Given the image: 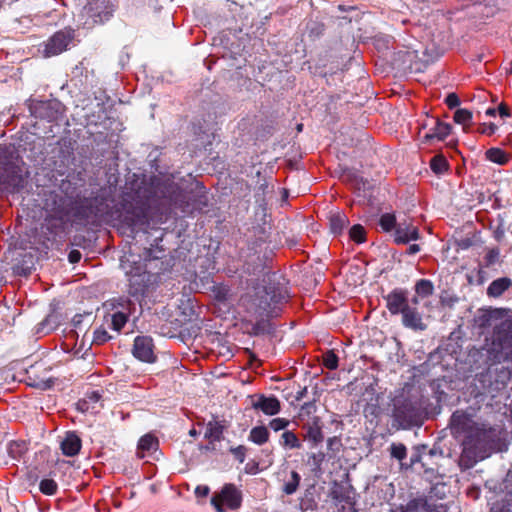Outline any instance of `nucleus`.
<instances>
[{
    "label": "nucleus",
    "mask_w": 512,
    "mask_h": 512,
    "mask_svg": "<svg viewBox=\"0 0 512 512\" xmlns=\"http://www.w3.org/2000/svg\"><path fill=\"white\" fill-rule=\"evenodd\" d=\"M160 179L157 176L133 174L125 184L119 201L111 206L110 194L101 189L90 197L74 199L71 217L76 225L86 227L101 222H118L120 229L136 239L146 234L149 226V202L157 194Z\"/></svg>",
    "instance_id": "f257e3e1"
},
{
    "label": "nucleus",
    "mask_w": 512,
    "mask_h": 512,
    "mask_svg": "<svg viewBox=\"0 0 512 512\" xmlns=\"http://www.w3.org/2000/svg\"><path fill=\"white\" fill-rule=\"evenodd\" d=\"M127 281L128 296L141 303L161 282V275L172 268L171 258L163 249L145 248L142 254L131 249L120 258Z\"/></svg>",
    "instance_id": "f03ea898"
},
{
    "label": "nucleus",
    "mask_w": 512,
    "mask_h": 512,
    "mask_svg": "<svg viewBox=\"0 0 512 512\" xmlns=\"http://www.w3.org/2000/svg\"><path fill=\"white\" fill-rule=\"evenodd\" d=\"M289 297L287 287L280 283L270 281L265 286H256L252 290L243 294L239 299V305L245 313L256 319H243L242 326L250 336H261L269 334L272 331V325L269 318L277 316L279 304L287 301Z\"/></svg>",
    "instance_id": "7ed1b4c3"
},
{
    "label": "nucleus",
    "mask_w": 512,
    "mask_h": 512,
    "mask_svg": "<svg viewBox=\"0 0 512 512\" xmlns=\"http://www.w3.org/2000/svg\"><path fill=\"white\" fill-rule=\"evenodd\" d=\"M449 427L455 436L464 435L459 458V466L462 469H470L488 456L495 437L492 428L486 429L479 426L462 410H456L452 414Z\"/></svg>",
    "instance_id": "20e7f679"
},
{
    "label": "nucleus",
    "mask_w": 512,
    "mask_h": 512,
    "mask_svg": "<svg viewBox=\"0 0 512 512\" xmlns=\"http://www.w3.org/2000/svg\"><path fill=\"white\" fill-rule=\"evenodd\" d=\"M270 225L265 221L263 225L253 226L255 240L248 244L244 257L243 271L249 275H256L268 266L272 260L273 250L270 246Z\"/></svg>",
    "instance_id": "39448f33"
},
{
    "label": "nucleus",
    "mask_w": 512,
    "mask_h": 512,
    "mask_svg": "<svg viewBox=\"0 0 512 512\" xmlns=\"http://www.w3.org/2000/svg\"><path fill=\"white\" fill-rule=\"evenodd\" d=\"M482 354L489 366L512 363V318L505 319L494 327L492 340L482 348Z\"/></svg>",
    "instance_id": "423d86ee"
},
{
    "label": "nucleus",
    "mask_w": 512,
    "mask_h": 512,
    "mask_svg": "<svg viewBox=\"0 0 512 512\" xmlns=\"http://www.w3.org/2000/svg\"><path fill=\"white\" fill-rule=\"evenodd\" d=\"M116 8L113 0H88L80 14L83 26L91 29L96 25L108 22L113 17Z\"/></svg>",
    "instance_id": "0eeeda50"
},
{
    "label": "nucleus",
    "mask_w": 512,
    "mask_h": 512,
    "mask_svg": "<svg viewBox=\"0 0 512 512\" xmlns=\"http://www.w3.org/2000/svg\"><path fill=\"white\" fill-rule=\"evenodd\" d=\"M243 502V493L233 483H225L222 488L211 497V505L216 512H226L227 509L238 510Z\"/></svg>",
    "instance_id": "6e6552de"
},
{
    "label": "nucleus",
    "mask_w": 512,
    "mask_h": 512,
    "mask_svg": "<svg viewBox=\"0 0 512 512\" xmlns=\"http://www.w3.org/2000/svg\"><path fill=\"white\" fill-rule=\"evenodd\" d=\"M29 111L32 116L48 122H54L63 116L64 105L57 99L33 100L29 104Z\"/></svg>",
    "instance_id": "1a4fd4ad"
},
{
    "label": "nucleus",
    "mask_w": 512,
    "mask_h": 512,
    "mask_svg": "<svg viewBox=\"0 0 512 512\" xmlns=\"http://www.w3.org/2000/svg\"><path fill=\"white\" fill-rule=\"evenodd\" d=\"M392 417L402 429H410L419 423V411L409 399L394 402Z\"/></svg>",
    "instance_id": "9d476101"
},
{
    "label": "nucleus",
    "mask_w": 512,
    "mask_h": 512,
    "mask_svg": "<svg viewBox=\"0 0 512 512\" xmlns=\"http://www.w3.org/2000/svg\"><path fill=\"white\" fill-rule=\"evenodd\" d=\"M74 36V30L70 28L55 32L44 44V56L52 57L66 51Z\"/></svg>",
    "instance_id": "9b49d317"
},
{
    "label": "nucleus",
    "mask_w": 512,
    "mask_h": 512,
    "mask_svg": "<svg viewBox=\"0 0 512 512\" xmlns=\"http://www.w3.org/2000/svg\"><path fill=\"white\" fill-rule=\"evenodd\" d=\"M73 201L57 191H51L44 199V208L52 213L54 217L62 219L65 216L71 215Z\"/></svg>",
    "instance_id": "f8f14e48"
},
{
    "label": "nucleus",
    "mask_w": 512,
    "mask_h": 512,
    "mask_svg": "<svg viewBox=\"0 0 512 512\" xmlns=\"http://www.w3.org/2000/svg\"><path fill=\"white\" fill-rule=\"evenodd\" d=\"M132 353L142 362L153 363L156 360L153 339L149 336H137L134 339Z\"/></svg>",
    "instance_id": "ddd939ff"
},
{
    "label": "nucleus",
    "mask_w": 512,
    "mask_h": 512,
    "mask_svg": "<svg viewBox=\"0 0 512 512\" xmlns=\"http://www.w3.org/2000/svg\"><path fill=\"white\" fill-rule=\"evenodd\" d=\"M322 427L323 423L321 418L316 415H312V417L308 418L307 421L302 424L304 439L311 444V447H316L323 442L324 434Z\"/></svg>",
    "instance_id": "4468645a"
},
{
    "label": "nucleus",
    "mask_w": 512,
    "mask_h": 512,
    "mask_svg": "<svg viewBox=\"0 0 512 512\" xmlns=\"http://www.w3.org/2000/svg\"><path fill=\"white\" fill-rule=\"evenodd\" d=\"M384 299L386 307L392 315L400 314L409 304L408 291L402 288L393 289Z\"/></svg>",
    "instance_id": "2eb2a0df"
},
{
    "label": "nucleus",
    "mask_w": 512,
    "mask_h": 512,
    "mask_svg": "<svg viewBox=\"0 0 512 512\" xmlns=\"http://www.w3.org/2000/svg\"><path fill=\"white\" fill-rule=\"evenodd\" d=\"M432 126L423 136L424 143H433L435 141H444L451 133L452 126L441 121L439 118H431Z\"/></svg>",
    "instance_id": "dca6fc26"
},
{
    "label": "nucleus",
    "mask_w": 512,
    "mask_h": 512,
    "mask_svg": "<svg viewBox=\"0 0 512 512\" xmlns=\"http://www.w3.org/2000/svg\"><path fill=\"white\" fill-rule=\"evenodd\" d=\"M252 408L262 411L265 415L273 416L280 412L281 404L274 395L265 396L264 394H260L257 400L252 403Z\"/></svg>",
    "instance_id": "f3484780"
},
{
    "label": "nucleus",
    "mask_w": 512,
    "mask_h": 512,
    "mask_svg": "<svg viewBox=\"0 0 512 512\" xmlns=\"http://www.w3.org/2000/svg\"><path fill=\"white\" fill-rule=\"evenodd\" d=\"M419 238L420 233L418 228L406 221L398 223L394 231V242L396 244H407L411 240H418Z\"/></svg>",
    "instance_id": "a211bd4d"
},
{
    "label": "nucleus",
    "mask_w": 512,
    "mask_h": 512,
    "mask_svg": "<svg viewBox=\"0 0 512 512\" xmlns=\"http://www.w3.org/2000/svg\"><path fill=\"white\" fill-rule=\"evenodd\" d=\"M400 314L405 327L420 331L426 329V324L423 323L422 315L417 307L408 304Z\"/></svg>",
    "instance_id": "6ab92c4d"
},
{
    "label": "nucleus",
    "mask_w": 512,
    "mask_h": 512,
    "mask_svg": "<svg viewBox=\"0 0 512 512\" xmlns=\"http://www.w3.org/2000/svg\"><path fill=\"white\" fill-rule=\"evenodd\" d=\"M436 504L435 502H430L429 498L422 495L410 499L406 504H401L398 510L399 512H420L422 510L425 512H433L435 511L433 508Z\"/></svg>",
    "instance_id": "aec40b11"
},
{
    "label": "nucleus",
    "mask_w": 512,
    "mask_h": 512,
    "mask_svg": "<svg viewBox=\"0 0 512 512\" xmlns=\"http://www.w3.org/2000/svg\"><path fill=\"white\" fill-rule=\"evenodd\" d=\"M81 447L82 440L74 431L67 432L61 442L62 453L68 457L76 456L80 452Z\"/></svg>",
    "instance_id": "412c9836"
},
{
    "label": "nucleus",
    "mask_w": 512,
    "mask_h": 512,
    "mask_svg": "<svg viewBox=\"0 0 512 512\" xmlns=\"http://www.w3.org/2000/svg\"><path fill=\"white\" fill-rule=\"evenodd\" d=\"M225 426L220 421H209L206 426L204 437L209 441L210 444L220 442L223 439V433Z\"/></svg>",
    "instance_id": "4be33fe9"
},
{
    "label": "nucleus",
    "mask_w": 512,
    "mask_h": 512,
    "mask_svg": "<svg viewBox=\"0 0 512 512\" xmlns=\"http://www.w3.org/2000/svg\"><path fill=\"white\" fill-rule=\"evenodd\" d=\"M349 218L342 212L333 213L329 216V227L331 233L340 235L348 227Z\"/></svg>",
    "instance_id": "5701e85b"
},
{
    "label": "nucleus",
    "mask_w": 512,
    "mask_h": 512,
    "mask_svg": "<svg viewBox=\"0 0 512 512\" xmlns=\"http://www.w3.org/2000/svg\"><path fill=\"white\" fill-rule=\"evenodd\" d=\"M512 285V282L507 277L498 278L490 283L487 288V294L490 297H500L509 287Z\"/></svg>",
    "instance_id": "b1692460"
},
{
    "label": "nucleus",
    "mask_w": 512,
    "mask_h": 512,
    "mask_svg": "<svg viewBox=\"0 0 512 512\" xmlns=\"http://www.w3.org/2000/svg\"><path fill=\"white\" fill-rule=\"evenodd\" d=\"M102 397V394L98 390L87 391L83 399H80L77 403V407L82 412H88L90 409H94V404L98 403Z\"/></svg>",
    "instance_id": "393cba45"
},
{
    "label": "nucleus",
    "mask_w": 512,
    "mask_h": 512,
    "mask_svg": "<svg viewBox=\"0 0 512 512\" xmlns=\"http://www.w3.org/2000/svg\"><path fill=\"white\" fill-rule=\"evenodd\" d=\"M280 445L284 449H301L303 444L301 440L298 438V436L290 430H285L279 440Z\"/></svg>",
    "instance_id": "a878e982"
},
{
    "label": "nucleus",
    "mask_w": 512,
    "mask_h": 512,
    "mask_svg": "<svg viewBox=\"0 0 512 512\" xmlns=\"http://www.w3.org/2000/svg\"><path fill=\"white\" fill-rule=\"evenodd\" d=\"M4 170L11 171V174L7 175L5 182L13 186L15 189H21L24 187L25 178L22 175V170L18 166L11 165L9 168Z\"/></svg>",
    "instance_id": "bb28decb"
},
{
    "label": "nucleus",
    "mask_w": 512,
    "mask_h": 512,
    "mask_svg": "<svg viewBox=\"0 0 512 512\" xmlns=\"http://www.w3.org/2000/svg\"><path fill=\"white\" fill-rule=\"evenodd\" d=\"M270 433L266 426H256L250 430L248 440L256 445H263L269 440Z\"/></svg>",
    "instance_id": "cd10ccee"
},
{
    "label": "nucleus",
    "mask_w": 512,
    "mask_h": 512,
    "mask_svg": "<svg viewBox=\"0 0 512 512\" xmlns=\"http://www.w3.org/2000/svg\"><path fill=\"white\" fill-rule=\"evenodd\" d=\"M92 313L76 314L72 318V325L75 328L76 333L86 332L92 324Z\"/></svg>",
    "instance_id": "c85d7f7f"
},
{
    "label": "nucleus",
    "mask_w": 512,
    "mask_h": 512,
    "mask_svg": "<svg viewBox=\"0 0 512 512\" xmlns=\"http://www.w3.org/2000/svg\"><path fill=\"white\" fill-rule=\"evenodd\" d=\"M109 305L112 309H120L119 311H125L131 313L134 309L135 304L128 296H118L109 300Z\"/></svg>",
    "instance_id": "c756f323"
},
{
    "label": "nucleus",
    "mask_w": 512,
    "mask_h": 512,
    "mask_svg": "<svg viewBox=\"0 0 512 512\" xmlns=\"http://www.w3.org/2000/svg\"><path fill=\"white\" fill-rule=\"evenodd\" d=\"M27 450V444L22 440L11 441L7 447L9 456L15 460H19L27 452Z\"/></svg>",
    "instance_id": "7c9ffc66"
},
{
    "label": "nucleus",
    "mask_w": 512,
    "mask_h": 512,
    "mask_svg": "<svg viewBox=\"0 0 512 512\" xmlns=\"http://www.w3.org/2000/svg\"><path fill=\"white\" fill-rule=\"evenodd\" d=\"M485 157L487 160L499 164L505 165L509 161L508 155L500 148H490L485 152Z\"/></svg>",
    "instance_id": "2f4dec72"
},
{
    "label": "nucleus",
    "mask_w": 512,
    "mask_h": 512,
    "mask_svg": "<svg viewBox=\"0 0 512 512\" xmlns=\"http://www.w3.org/2000/svg\"><path fill=\"white\" fill-rule=\"evenodd\" d=\"M301 482V476L297 471H291L290 479L283 484L282 492L286 495L294 494Z\"/></svg>",
    "instance_id": "473e14b6"
},
{
    "label": "nucleus",
    "mask_w": 512,
    "mask_h": 512,
    "mask_svg": "<svg viewBox=\"0 0 512 512\" xmlns=\"http://www.w3.org/2000/svg\"><path fill=\"white\" fill-rule=\"evenodd\" d=\"M342 446L343 444L340 437H329L326 441L327 452L325 453L328 460L335 458L342 449Z\"/></svg>",
    "instance_id": "72a5a7b5"
},
{
    "label": "nucleus",
    "mask_w": 512,
    "mask_h": 512,
    "mask_svg": "<svg viewBox=\"0 0 512 512\" xmlns=\"http://www.w3.org/2000/svg\"><path fill=\"white\" fill-rule=\"evenodd\" d=\"M328 459L327 455L322 452L311 453L308 455V464L311 466V470L314 473H319L322 471L323 462Z\"/></svg>",
    "instance_id": "f704fd0d"
},
{
    "label": "nucleus",
    "mask_w": 512,
    "mask_h": 512,
    "mask_svg": "<svg viewBox=\"0 0 512 512\" xmlns=\"http://www.w3.org/2000/svg\"><path fill=\"white\" fill-rule=\"evenodd\" d=\"M415 292L420 297H429L434 293V285L428 279H420L415 284Z\"/></svg>",
    "instance_id": "c9c22d12"
},
{
    "label": "nucleus",
    "mask_w": 512,
    "mask_h": 512,
    "mask_svg": "<svg viewBox=\"0 0 512 512\" xmlns=\"http://www.w3.org/2000/svg\"><path fill=\"white\" fill-rule=\"evenodd\" d=\"M158 446V440L151 434H146L142 436L138 442V451L140 452H150Z\"/></svg>",
    "instance_id": "e433bc0d"
},
{
    "label": "nucleus",
    "mask_w": 512,
    "mask_h": 512,
    "mask_svg": "<svg viewBox=\"0 0 512 512\" xmlns=\"http://www.w3.org/2000/svg\"><path fill=\"white\" fill-rule=\"evenodd\" d=\"M430 168L436 174H443L449 168V163L443 155H435L430 160Z\"/></svg>",
    "instance_id": "4c0bfd02"
},
{
    "label": "nucleus",
    "mask_w": 512,
    "mask_h": 512,
    "mask_svg": "<svg viewBox=\"0 0 512 512\" xmlns=\"http://www.w3.org/2000/svg\"><path fill=\"white\" fill-rule=\"evenodd\" d=\"M130 313L117 311L111 317L112 329L119 332L126 325Z\"/></svg>",
    "instance_id": "58836bf2"
},
{
    "label": "nucleus",
    "mask_w": 512,
    "mask_h": 512,
    "mask_svg": "<svg viewBox=\"0 0 512 512\" xmlns=\"http://www.w3.org/2000/svg\"><path fill=\"white\" fill-rule=\"evenodd\" d=\"M447 485L445 483H436L430 488L428 495H423L433 502V499H444L446 497Z\"/></svg>",
    "instance_id": "ea45409f"
},
{
    "label": "nucleus",
    "mask_w": 512,
    "mask_h": 512,
    "mask_svg": "<svg viewBox=\"0 0 512 512\" xmlns=\"http://www.w3.org/2000/svg\"><path fill=\"white\" fill-rule=\"evenodd\" d=\"M379 225L381 226L382 230L385 232H390L392 230L395 231L397 227L396 217L392 213H385L382 214L379 219Z\"/></svg>",
    "instance_id": "a19ab883"
},
{
    "label": "nucleus",
    "mask_w": 512,
    "mask_h": 512,
    "mask_svg": "<svg viewBox=\"0 0 512 512\" xmlns=\"http://www.w3.org/2000/svg\"><path fill=\"white\" fill-rule=\"evenodd\" d=\"M39 490L44 495L52 496L57 493L58 485L53 479L44 478L39 483Z\"/></svg>",
    "instance_id": "79ce46f5"
},
{
    "label": "nucleus",
    "mask_w": 512,
    "mask_h": 512,
    "mask_svg": "<svg viewBox=\"0 0 512 512\" xmlns=\"http://www.w3.org/2000/svg\"><path fill=\"white\" fill-rule=\"evenodd\" d=\"M349 238L355 243L361 244L366 241V231L361 224H355L349 229Z\"/></svg>",
    "instance_id": "37998d69"
},
{
    "label": "nucleus",
    "mask_w": 512,
    "mask_h": 512,
    "mask_svg": "<svg viewBox=\"0 0 512 512\" xmlns=\"http://www.w3.org/2000/svg\"><path fill=\"white\" fill-rule=\"evenodd\" d=\"M215 299L219 302H228L231 300V289L226 285H217L213 289Z\"/></svg>",
    "instance_id": "c03bdc74"
},
{
    "label": "nucleus",
    "mask_w": 512,
    "mask_h": 512,
    "mask_svg": "<svg viewBox=\"0 0 512 512\" xmlns=\"http://www.w3.org/2000/svg\"><path fill=\"white\" fill-rule=\"evenodd\" d=\"M472 112L465 108H459L455 111L453 119L454 122L461 125H467L472 120Z\"/></svg>",
    "instance_id": "a18cd8bd"
},
{
    "label": "nucleus",
    "mask_w": 512,
    "mask_h": 512,
    "mask_svg": "<svg viewBox=\"0 0 512 512\" xmlns=\"http://www.w3.org/2000/svg\"><path fill=\"white\" fill-rule=\"evenodd\" d=\"M390 454L392 458L403 462L407 457V448L403 443H392L390 446Z\"/></svg>",
    "instance_id": "49530a36"
},
{
    "label": "nucleus",
    "mask_w": 512,
    "mask_h": 512,
    "mask_svg": "<svg viewBox=\"0 0 512 512\" xmlns=\"http://www.w3.org/2000/svg\"><path fill=\"white\" fill-rule=\"evenodd\" d=\"M59 190L60 194L69 197L70 200H73V195L76 192V185L68 179H63L59 184Z\"/></svg>",
    "instance_id": "de8ad7c7"
},
{
    "label": "nucleus",
    "mask_w": 512,
    "mask_h": 512,
    "mask_svg": "<svg viewBox=\"0 0 512 512\" xmlns=\"http://www.w3.org/2000/svg\"><path fill=\"white\" fill-rule=\"evenodd\" d=\"M339 358L334 351L329 350L323 355V365L330 370L338 368Z\"/></svg>",
    "instance_id": "09e8293b"
},
{
    "label": "nucleus",
    "mask_w": 512,
    "mask_h": 512,
    "mask_svg": "<svg viewBox=\"0 0 512 512\" xmlns=\"http://www.w3.org/2000/svg\"><path fill=\"white\" fill-rule=\"evenodd\" d=\"M111 339V336L108 334L106 329L100 327L97 328L93 333V343L101 345Z\"/></svg>",
    "instance_id": "8fccbe9b"
},
{
    "label": "nucleus",
    "mask_w": 512,
    "mask_h": 512,
    "mask_svg": "<svg viewBox=\"0 0 512 512\" xmlns=\"http://www.w3.org/2000/svg\"><path fill=\"white\" fill-rule=\"evenodd\" d=\"M500 251L498 248L489 249L484 257L486 267L493 266L499 259Z\"/></svg>",
    "instance_id": "3c124183"
},
{
    "label": "nucleus",
    "mask_w": 512,
    "mask_h": 512,
    "mask_svg": "<svg viewBox=\"0 0 512 512\" xmlns=\"http://www.w3.org/2000/svg\"><path fill=\"white\" fill-rule=\"evenodd\" d=\"M290 424L286 418H274L269 422V427L275 432L285 430Z\"/></svg>",
    "instance_id": "603ef678"
},
{
    "label": "nucleus",
    "mask_w": 512,
    "mask_h": 512,
    "mask_svg": "<svg viewBox=\"0 0 512 512\" xmlns=\"http://www.w3.org/2000/svg\"><path fill=\"white\" fill-rule=\"evenodd\" d=\"M492 312L484 311L476 318V323L480 328H487L491 326Z\"/></svg>",
    "instance_id": "864d4df0"
},
{
    "label": "nucleus",
    "mask_w": 512,
    "mask_h": 512,
    "mask_svg": "<svg viewBox=\"0 0 512 512\" xmlns=\"http://www.w3.org/2000/svg\"><path fill=\"white\" fill-rule=\"evenodd\" d=\"M247 447L244 445H239L237 447H231L229 449L230 453L238 460L239 463H243L246 458Z\"/></svg>",
    "instance_id": "5fc2aeb1"
},
{
    "label": "nucleus",
    "mask_w": 512,
    "mask_h": 512,
    "mask_svg": "<svg viewBox=\"0 0 512 512\" xmlns=\"http://www.w3.org/2000/svg\"><path fill=\"white\" fill-rule=\"evenodd\" d=\"M316 412V405L314 401L306 402L301 406L300 416L307 415L309 418Z\"/></svg>",
    "instance_id": "6e6d98bb"
},
{
    "label": "nucleus",
    "mask_w": 512,
    "mask_h": 512,
    "mask_svg": "<svg viewBox=\"0 0 512 512\" xmlns=\"http://www.w3.org/2000/svg\"><path fill=\"white\" fill-rule=\"evenodd\" d=\"M444 102L450 109H454L460 105V99L456 93H449Z\"/></svg>",
    "instance_id": "4d7b16f0"
},
{
    "label": "nucleus",
    "mask_w": 512,
    "mask_h": 512,
    "mask_svg": "<svg viewBox=\"0 0 512 512\" xmlns=\"http://www.w3.org/2000/svg\"><path fill=\"white\" fill-rule=\"evenodd\" d=\"M428 457L430 459L432 458H442L443 457V450L439 447L434 445L429 451L424 454V458Z\"/></svg>",
    "instance_id": "13d9d810"
},
{
    "label": "nucleus",
    "mask_w": 512,
    "mask_h": 512,
    "mask_svg": "<svg viewBox=\"0 0 512 512\" xmlns=\"http://www.w3.org/2000/svg\"><path fill=\"white\" fill-rule=\"evenodd\" d=\"M194 492L197 497L204 498L210 493V488L206 485H198Z\"/></svg>",
    "instance_id": "bf43d9fd"
},
{
    "label": "nucleus",
    "mask_w": 512,
    "mask_h": 512,
    "mask_svg": "<svg viewBox=\"0 0 512 512\" xmlns=\"http://www.w3.org/2000/svg\"><path fill=\"white\" fill-rule=\"evenodd\" d=\"M497 112L499 113V115L501 117H510L511 116L510 108L503 102L499 104V106L497 108Z\"/></svg>",
    "instance_id": "052dcab7"
},
{
    "label": "nucleus",
    "mask_w": 512,
    "mask_h": 512,
    "mask_svg": "<svg viewBox=\"0 0 512 512\" xmlns=\"http://www.w3.org/2000/svg\"><path fill=\"white\" fill-rule=\"evenodd\" d=\"M70 263H77L81 259V253L78 250L70 251L68 255Z\"/></svg>",
    "instance_id": "680f3d73"
},
{
    "label": "nucleus",
    "mask_w": 512,
    "mask_h": 512,
    "mask_svg": "<svg viewBox=\"0 0 512 512\" xmlns=\"http://www.w3.org/2000/svg\"><path fill=\"white\" fill-rule=\"evenodd\" d=\"M332 497L337 501H346L349 498L348 496L344 495V493L337 490L332 491Z\"/></svg>",
    "instance_id": "e2e57ef3"
},
{
    "label": "nucleus",
    "mask_w": 512,
    "mask_h": 512,
    "mask_svg": "<svg viewBox=\"0 0 512 512\" xmlns=\"http://www.w3.org/2000/svg\"><path fill=\"white\" fill-rule=\"evenodd\" d=\"M423 457H424V456H422V455H421V454H419V453L413 454V455L411 456V458H410V463H409V465H407V467H411V466H413V465H414L415 463H417V462H422V458H423Z\"/></svg>",
    "instance_id": "0e129e2a"
},
{
    "label": "nucleus",
    "mask_w": 512,
    "mask_h": 512,
    "mask_svg": "<svg viewBox=\"0 0 512 512\" xmlns=\"http://www.w3.org/2000/svg\"><path fill=\"white\" fill-rule=\"evenodd\" d=\"M420 251V246L418 244H411L407 249V254L414 255Z\"/></svg>",
    "instance_id": "69168bd1"
},
{
    "label": "nucleus",
    "mask_w": 512,
    "mask_h": 512,
    "mask_svg": "<svg viewBox=\"0 0 512 512\" xmlns=\"http://www.w3.org/2000/svg\"><path fill=\"white\" fill-rule=\"evenodd\" d=\"M491 512H510V508L507 505H502L501 507L494 506Z\"/></svg>",
    "instance_id": "338daca9"
},
{
    "label": "nucleus",
    "mask_w": 512,
    "mask_h": 512,
    "mask_svg": "<svg viewBox=\"0 0 512 512\" xmlns=\"http://www.w3.org/2000/svg\"><path fill=\"white\" fill-rule=\"evenodd\" d=\"M307 395V387H303L301 390H299L295 396L296 400H301Z\"/></svg>",
    "instance_id": "774afa93"
}]
</instances>
